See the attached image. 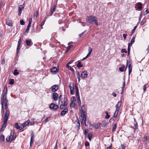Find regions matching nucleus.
<instances>
[{
    "mask_svg": "<svg viewBox=\"0 0 149 149\" xmlns=\"http://www.w3.org/2000/svg\"><path fill=\"white\" fill-rule=\"evenodd\" d=\"M118 111H118V109H116V111H115V113L113 115V118H116L117 117V115L118 114Z\"/></svg>",
    "mask_w": 149,
    "mask_h": 149,
    "instance_id": "24",
    "label": "nucleus"
},
{
    "mask_svg": "<svg viewBox=\"0 0 149 149\" xmlns=\"http://www.w3.org/2000/svg\"><path fill=\"white\" fill-rule=\"evenodd\" d=\"M76 101V99L75 97L72 96L71 97V103H72Z\"/></svg>",
    "mask_w": 149,
    "mask_h": 149,
    "instance_id": "39",
    "label": "nucleus"
},
{
    "mask_svg": "<svg viewBox=\"0 0 149 149\" xmlns=\"http://www.w3.org/2000/svg\"><path fill=\"white\" fill-rule=\"evenodd\" d=\"M76 126L77 127V128L79 129V128L80 127V124L79 121V120H77L76 121Z\"/></svg>",
    "mask_w": 149,
    "mask_h": 149,
    "instance_id": "35",
    "label": "nucleus"
},
{
    "mask_svg": "<svg viewBox=\"0 0 149 149\" xmlns=\"http://www.w3.org/2000/svg\"><path fill=\"white\" fill-rule=\"evenodd\" d=\"M8 101L6 97H5L4 98V104H5V106L6 109H8Z\"/></svg>",
    "mask_w": 149,
    "mask_h": 149,
    "instance_id": "15",
    "label": "nucleus"
},
{
    "mask_svg": "<svg viewBox=\"0 0 149 149\" xmlns=\"http://www.w3.org/2000/svg\"><path fill=\"white\" fill-rule=\"evenodd\" d=\"M136 6L138 7V8L139 10H141L143 8L142 7V4L141 2H138L137 3Z\"/></svg>",
    "mask_w": 149,
    "mask_h": 149,
    "instance_id": "17",
    "label": "nucleus"
},
{
    "mask_svg": "<svg viewBox=\"0 0 149 149\" xmlns=\"http://www.w3.org/2000/svg\"><path fill=\"white\" fill-rule=\"evenodd\" d=\"M77 65L78 68H80L82 67L83 66V64L81 63V62L80 61H78Z\"/></svg>",
    "mask_w": 149,
    "mask_h": 149,
    "instance_id": "29",
    "label": "nucleus"
},
{
    "mask_svg": "<svg viewBox=\"0 0 149 149\" xmlns=\"http://www.w3.org/2000/svg\"><path fill=\"white\" fill-rule=\"evenodd\" d=\"M7 123V122L3 121V124L0 130L1 132H2L4 131V129L5 128L6 126Z\"/></svg>",
    "mask_w": 149,
    "mask_h": 149,
    "instance_id": "14",
    "label": "nucleus"
},
{
    "mask_svg": "<svg viewBox=\"0 0 149 149\" xmlns=\"http://www.w3.org/2000/svg\"><path fill=\"white\" fill-rule=\"evenodd\" d=\"M125 81H124V83L123 84V86L122 87V92H121V94H123V91H124V88H125Z\"/></svg>",
    "mask_w": 149,
    "mask_h": 149,
    "instance_id": "42",
    "label": "nucleus"
},
{
    "mask_svg": "<svg viewBox=\"0 0 149 149\" xmlns=\"http://www.w3.org/2000/svg\"><path fill=\"white\" fill-rule=\"evenodd\" d=\"M61 105L60 107V109H63V106H64L63 104V101H62V99L61 100Z\"/></svg>",
    "mask_w": 149,
    "mask_h": 149,
    "instance_id": "48",
    "label": "nucleus"
},
{
    "mask_svg": "<svg viewBox=\"0 0 149 149\" xmlns=\"http://www.w3.org/2000/svg\"><path fill=\"white\" fill-rule=\"evenodd\" d=\"M69 86L70 88V90H74V86L73 84L72 85V86L70 85Z\"/></svg>",
    "mask_w": 149,
    "mask_h": 149,
    "instance_id": "58",
    "label": "nucleus"
},
{
    "mask_svg": "<svg viewBox=\"0 0 149 149\" xmlns=\"http://www.w3.org/2000/svg\"><path fill=\"white\" fill-rule=\"evenodd\" d=\"M54 11V10H53L51 8L50 12V16L52 15V14H53Z\"/></svg>",
    "mask_w": 149,
    "mask_h": 149,
    "instance_id": "64",
    "label": "nucleus"
},
{
    "mask_svg": "<svg viewBox=\"0 0 149 149\" xmlns=\"http://www.w3.org/2000/svg\"><path fill=\"white\" fill-rule=\"evenodd\" d=\"M21 43V39L20 37L19 38V39L18 42V44L17 46V51H16V53L17 54L18 52L20 50V49L21 47H20V46Z\"/></svg>",
    "mask_w": 149,
    "mask_h": 149,
    "instance_id": "7",
    "label": "nucleus"
},
{
    "mask_svg": "<svg viewBox=\"0 0 149 149\" xmlns=\"http://www.w3.org/2000/svg\"><path fill=\"white\" fill-rule=\"evenodd\" d=\"M57 143H58V140H56V145L55 146L54 148V149H58V147H57Z\"/></svg>",
    "mask_w": 149,
    "mask_h": 149,
    "instance_id": "59",
    "label": "nucleus"
},
{
    "mask_svg": "<svg viewBox=\"0 0 149 149\" xmlns=\"http://www.w3.org/2000/svg\"><path fill=\"white\" fill-rule=\"evenodd\" d=\"M56 5H53L51 7V8L52 9L54 10H55L56 8Z\"/></svg>",
    "mask_w": 149,
    "mask_h": 149,
    "instance_id": "56",
    "label": "nucleus"
},
{
    "mask_svg": "<svg viewBox=\"0 0 149 149\" xmlns=\"http://www.w3.org/2000/svg\"><path fill=\"white\" fill-rule=\"evenodd\" d=\"M50 71L53 73H56L58 71V69L56 67H53L51 68Z\"/></svg>",
    "mask_w": 149,
    "mask_h": 149,
    "instance_id": "18",
    "label": "nucleus"
},
{
    "mask_svg": "<svg viewBox=\"0 0 149 149\" xmlns=\"http://www.w3.org/2000/svg\"><path fill=\"white\" fill-rule=\"evenodd\" d=\"M146 18H144L142 20V21H141L140 24L142 26L143 25L144 23L146 22Z\"/></svg>",
    "mask_w": 149,
    "mask_h": 149,
    "instance_id": "38",
    "label": "nucleus"
},
{
    "mask_svg": "<svg viewBox=\"0 0 149 149\" xmlns=\"http://www.w3.org/2000/svg\"><path fill=\"white\" fill-rule=\"evenodd\" d=\"M127 36V34H123V36L124 40H125L126 38V36Z\"/></svg>",
    "mask_w": 149,
    "mask_h": 149,
    "instance_id": "63",
    "label": "nucleus"
},
{
    "mask_svg": "<svg viewBox=\"0 0 149 149\" xmlns=\"http://www.w3.org/2000/svg\"><path fill=\"white\" fill-rule=\"evenodd\" d=\"M7 97V95H5V94L2 93L1 95V104L4 105V97Z\"/></svg>",
    "mask_w": 149,
    "mask_h": 149,
    "instance_id": "9",
    "label": "nucleus"
},
{
    "mask_svg": "<svg viewBox=\"0 0 149 149\" xmlns=\"http://www.w3.org/2000/svg\"><path fill=\"white\" fill-rule=\"evenodd\" d=\"M14 83V80L13 79H10L9 84L10 85H12Z\"/></svg>",
    "mask_w": 149,
    "mask_h": 149,
    "instance_id": "40",
    "label": "nucleus"
},
{
    "mask_svg": "<svg viewBox=\"0 0 149 149\" xmlns=\"http://www.w3.org/2000/svg\"><path fill=\"white\" fill-rule=\"evenodd\" d=\"M68 111V109L66 107L64 109L61 111V115L62 116H64L66 113Z\"/></svg>",
    "mask_w": 149,
    "mask_h": 149,
    "instance_id": "10",
    "label": "nucleus"
},
{
    "mask_svg": "<svg viewBox=\"0 0 149 149\" xmlns=\"http://www.w3.org/2000/svg\"><path fill=\"white\" fill-rule=\"evenodd\" d=\"M39 14L38 12V10H36L34 13L33 18L34 19H36Z\"/></svg>",
    "mask_w": 149,
    "mask_h": 149,
    "instance_id": "19",
    "label": "nucleus"
},
{
    "mask_svg": "<svg viewBox=\"0 0 149 149\" xmlns=\"http://www.w3.org/2000/svg\"><path fill=\"white\" fill-rule=\"evenodd\" d=\"M84 106L85 105L83 104L82 106L81 107V110L80 116L81 117V119L82 121L83 122V120H84V121L85 124L86 125L85 121L86 120V117L84 111L82 109V107H84Z\"/></svg>",
    "mask_w": 149,
    "mask_h": 149,
    "instance_id": "2",
    "label": "nucleus"
},
{
    "mask_svg": "<svg viewBox=\"0 0 149 149\" xmlns=\"http://www.w3.org/2000/svg\"><path fill=\"white\" fill-rule=\"evenodd\" d=\"M52 92L55 93L58 89V85H54L52 86L50 88Z\"/></svg>",
    "mask_w": 149,
    "mask_h": 149,
    "instance_id": "4",
    "label": "nucleus"
},
{
    "mask_svg": "<svg viewBox=\"0 0 149 149\" xmlns=\"http://www.w3.org/2000/svg\"><path fill=\"white\" fill-rule=\"evenodd\" d=\"M148 137L147 136H145L142 138V141L144 142H146L148 140Z\"/></svg>",
    "mask_w": 149,
    "mask_h": 149,
    "instance_id": "31",
    "label": "nucleus"
},
{
    "mask_svg": "<svg viewBox=\"0 0 149 149\" xmlns=\"http://www.w3.org/2000/svg\"><path fill=\"white\" fill-rule=\"evenodd\" d=\"M73 45H70V46H68L67 47V51H68L69 50H70V48H71V47H73Z\"/></svg>",
    "mask_w": 149,
    "mask_h": 149,
    "instance_id": "49",
    "label": "nucleus"
},
{
    "mask_svg": "<svg viewBox=\"0 0 149 149\" xmlns=\"http://www.w3.org/2000/svg\"><path fill=\"white\" fill-rule=\"evenodd\" d=\"M135 42V39H134V37L132 38L130 42V46H131L132 45L134 42Z\"/></svg>",
    "mask_w": 149,
    "mask_h": 149,
    "instance_id": "43",
    "label": "nucleus"
},
{
    "mask_svg": "<svg viewBox=\"0 0 149 149\" xmlns=\"http://www.w3.org/2000/svg\"><path fill=\"white\" fill-rule=\"evenodd\" d=\"M58 95L56 93H54L52 95V99L54 101H56L57 100Z\"/></svg>",
    "mask_w": 149,
    "mask_h": 149,
    "instance_id": "12",
    "label": "nucleus"
},
{
    "mask_svg": "<svg viewBox=\"0 0 149 149\" xmlns=\"http://www.w3.org/2000/svg\"><path fill=\"white\" fill-rule=\"evenodd\" d=\"M87 22L91 24H93L97 26L98 22L97 18L95 16L91 15L88 17L87 18Z\"/></svg>",
    "mask_w": 149,
    "mask_h": 149,
    "instance_id": "1",
    "label": "nucleus"
},
{
    "mask_svg": "<svg viewBox=\"0 0 149 149\" xmlns=\"http://www.w3.org/2000/svg\"><path fill=\"white\" fill-rule=\"evenodd\" d=\"M5 141L4 136L3 135H1L0 137V141L1 142Z\"/></svg>",
    "mask_w": 149,
    "mask_h": 149,
    "instance_id": "28",
    "label": "nucleus"
},
{
    "mask_svg": "<svg viewBox=\"0 0 149 149\" xmlns=\"http://www.w3.org/2000/svg\"><path fill=\"white\" fill-rule=\"evenodd\" d=\"M138 129V124L136 122L134 123L133 129L135 131Z\"/></svg>",
    "mask_w": 149,
    "mask_h": 149,
    "instance_id": "23",
    "label": "nucleus"
},
{
    "mask_svg": "<svg viewBox=\"0 0 149 149\" xmlns=\"http://www.w3.org/2000/svg\"><path fill=\"white\" fill-rule=\"evenodd\" d=\"M9 114L10 111L9 109H8L6 110L4 116V117L3 120L4 122L7 123V122L8 118L9 115Z\"/></svg>",
    "mask_w": 149,
    "mask_h": 149,
    "instance_id": "3",
    "label": "nucleus"
},
{
    "mask_svg": "<svg viewBox=\"0 0 149 149\" xmlns=\"http://www.w3.org/2000/svg\"><path fill=\"white\" fill-rule=\"evenodd\" d=\"M6 24L9 26H10L11 27L13 26V24L12 23V21L10 20H6Z\"/></svg>",
    "mask_w": 149,
    "mask_h": 149,
    "instance_id": "21",
    "label": "nucleus"
},
{
    "mask_svg": "<svg viewBox=\"0 0 149 149\" xmlns=\"http://www.w3.org/2000/svg\"><path fill=\"white\" fill-rule=\"evenodd\" d=\"M88 76L87 72L86 71H84L82 72L81 74V77L83 79L87 77Z\"/></svg>",
    "mask_w": 149,
    "mask_h": 149,
    "instance_id": "8",
    "label": "nucleus"
},
{
    "mask_svg": "<svg viewBox=\"0 0 149 149\" xmlns=\"http://www.w3.org/2000/svg\"><path fill=\"white\" fill-rule=\"evenodd\" d=\"M20 24L21 25H24L25 24V22L23 20L21 19L20 21Z\"/></svg>",
    "mask_w": 149,
    "mask_h": 149,
    "instance_id": "54",
    "label": "nucleus"
},
{
    "mask_svg": "<svg viewBox=\"0 0 149 149\" xmlns=\"http://www.w3.org/2000/svg\"><path fill=\"white\" fill-rule=\"evenodd\" d=\"M68 99L66 97L64 96L63 98V104L64 107H66L67 106L68 104Z\"/></svg>",
    "mask_w": 149,
    "mask_h": 149,
    "instance_id": "11",
    "label": "nucleus"
},
{
    "mask_svg": "<svg viewBox=\"0 0 149 149\" xmlns=\"http://www.w3.org/2000/svg\"><path fill=\"white\" fill-rule=\"evenodd\" d=\"M30 123V121L29 120H28L27 121H26V122H25V123H24L23 124L24 126L26 127V126L28 125Z\"/></svg>",
    "mask_w": 149,
    "mask_h": 149,
    "instance_id": "37",
    "label": "nucleus"
},
{
    "mask_svg": "<svg viewBox=\"0 0 149 149\" xmlns=\"http://www.w3.org/2000/svg\"><path fill=\"white\" fill-rule=\"evenodd\" d=\"M38 27H37L36 28V31H35L34 30V27H33V30H32L31 32H35L36 33H38L40 31V29H39V30H38V29H37Z\"/></svg>",
    "mask_w": 149,
    "mask_h": 149,
    "instance_id": "33",
    "label": "nucleus"
},
{
    "mask_svg": "<svg viewBox=\"0 0 149 149\" xmlns=\"http://www.w3.org/2000/svg\"><path fill=\"white\" fill-rule=\"evenodd\" d=\"M125 146L123 144H121L119 149H125Z\"/></svg>",
    "mask_w": 149,
    "mask_h": 149,
    "instance_id": "47",
    "label": "nucleus"
},
{
    "mask_svg": "<svg viewBox=\"0 0 149 149\" xmlns=\"http://www.w3.org/2000/svg\"><path fill=\"white\" fill-rule=\"evenodd\" d=\"M92 137V134L91 133H89L88 135V137L89 140L91 141V138Z\"/></svg>",
    "mask_w": 149,
    "mask_h": 149,
    "instance_id": "41",
    "label": "nucleus"
},
{
    "mask_svg": "<svg viewBox=\"0 0 149 149\" xmlns=\"http://www.w3.org/2000/svg\"><path fill=\"white\" fill-rule=\"evenodd\" d=\"M16 137V136H14V135L13 136H12V137L11 139V142H12V141L13 140H14L15 139Z\"/></svg>",
    "mask_w": 149,
    "mask_h": 149,
    "instance_id": "57",
    "label": "nucleus"
},
{
    "mask_svg": "<svg viewBox=\"0 0 149 149\" xmlns=\"http://www.w3.org/2000/svg\"><path fill=\"white\" fill-rule=\"evenodd\" d=\"M7 86H5L4 87V90L3 91V93L7 95Z\"/></svg>",
    "mask_w": 149,
    "mask_h": 149,
    "instance_id": "22",
    "label": "nucleus"
},
{
    "mask_svg": "<svg viewBox=\"0 0 149 149\" xmlns=\"http://www.w3.org/2000/svg\"><path fill=\"white\" fill-rule=\"evenodd\" d=\"M105 113L106 114V116H105V118L106 119H109L110 117V115L108 114V111H106Z\"/></svg>",
    "mask_w": 149,
    "mask_h": 149,
    "instance_id": "44",
    "label": "nucleus"
},
{
    "mask_svg": "<svg viewBox=\"0 0 149 149\" xmlns=\"http://www.w3.org/2000/svg\"><path fill=\"white\" fill-rule=\"evenodd\" d=\"M121 101H119L118 102V103L116 105V109H118V111L120 109V107L121 106Z\"/></svg>",
    "mask_w": 149,
    "mask_h": 149,
    "instance_id": "20",
    "label": "nucleus"
},
{
    "mask_svg": "<svg viewBox=\"0 0 149 149\" xmlns=\"http://www.w3.org/2000/svg\"><path fill=\"white\" fill-rule=\"evenodd\" d=\"M49 107L50 109H53L54 110H56L58 109V106L55 104L52 103L50 104Z\"/></svg>",
    "mask_w": 149,
    "mask_h": 149,
    "instance_id": "5",
    "label": "nucleus"
},
{
    "mask_svg": "<svg viewBox=\"0 0 149 149\" xmlns=\"http://www.w3.org/2000/svg\"><path fill=\"white\" fill-rule=\"evenodd\" d=\"M24 4H23L22 5H21L19 7V12H18V15L19 16H20L21 15L22 10L24 8Z\"/></svg>",
    "mask_w": 149,
    "mask_h": 149,
    "instance_id": "13",
    "label": "nucleus"
},
{
    "mask_svg": "<svg viewBox=\"0 0 149 149\" xmlns=\"http://www.w3.org/2000/svg\"><path fill=\"white\" fill-rule=\"evenodd\" d=\"M59 100V103L60 102H61V100L62 99H63V98H62V95H61L58 98Z\"/></svg>",
    "mask_w": 149,
    "mask_h": 149,
    "instance_id": "62",
    "label": "nucleus"
},
{
    "mask_svg": "<svg viewBox=\"0 0 149 149\" xmlns=\"http://www.w3.org/2000/svg\"><path fill=\"white\" fill-rule=\"evenodd\" d=\"M50 118V116L47 117L45 119V123H47L48 121V119H49Z\"/></svg>",
    "mask_w": 149,
    "mask_h": 149,
    "instance_id": "60",
    "label": "nucleus"
},
{
    "mask_svg": "<svg viewBox=\"0 0 149 149\" xmlns=\"http://www.w3.org/2000/svg\"><path fill=\"white\" fill-rule=\"evenodd\" d=\"M107 123L105 121L102 122L101 125L102 127H104L107 125Z\"/></svg>",
    "mask_w": 149,
    "mask_h": 149,
    "instance_id": "46",
    "label": "nucleus"
},
{
    "mask_svg": "<svg viewBox=\"0 0 149 149\" xmlns=\"http://www.w3.org/2000/svg\"><path fill=\"white\" fill-rule=\"evenodd\" d=\"M19 73V72L17 69H15L14 70L13 74L15 76L17 75Z\"/></svg>",
    "mask_w": 149,
    "mask_h": 149,
    "instance_id": "34",
    "label": "nucleus"
},
{
    "mask_svg": "<svg viewBox=\"0 0 149 149\" xmlns=\"http://www.w3.org/2000/svg\"><path fill=\"white\" fill-rule=\"evenodd\" d=\"M121 52L122 53L124 52L125 53H127V51L125 49H123L121 50Z\"/></svg>",
    "mask_w": 149,
    "mask_h": 149,
    "instance_id": "51",
    "label": "nucleus"
},
{
    "mask_svg": "<svg viewBox=\"0 0 149 149\" xmlns=\"http://www.w3.org/2000/svg\"><path fill=\"white\" fill-rule=\"evenodd\" d=\"M128 63L129 64L128 65V74L129 75H130L132 71V62L131 60L128 61Z\"/></svg>",
    "mask_w": 149,
    "mask_h": 149,
    "instance_id": "6",
    "label": "nucleus"
},
{
    "mask_svg": "<svg viewBox=\"0 0 149 149\" xmlns=\"http://www.w3.org/2000/svg\"><path fill=\"white\" fill-rule=\"evenodd\" d=\"M92 51V48L90 47H88V53H91Z\"/></svg>",
    "mask_w": 149,
    "mask_h": 149,
    "instance_id": "55",
    "label": "nucleus"
},
{
    "mask_svg": "<svg viewBox=\"0 0 149 149\" xmlns=\"http://www.w3.org/2000/svg\"><path fill=\"white\" fill-rule=\"evenodd\" d=\"M14 127L15 128L17 129H19L20 128V126L18 125V124L17 123H15V125L14 126Z\"/></svg>",
    "mask_w": 149,
    "mask_h": 149,
    "instance_id": "32",
    "label": "nucleus"
},
{
    "mask_svg": "<svg viewBox=\"0 0 149 149\" xmlns=\"http://www.w3.org/2000/svg\"><path fill=\"white\" fill-rule=\"evenodd\" d=\"M10 136H7L6 140V141L7 142H9L10 140Z\"/></svg>",
    "mask_w": 149,
    "mask_h": 149,
    "instance_id": "45",
    "label": "nucleus"
},
{
    "mask_svg": "<svg viewBox=\"0 0 149 149\" xmlns=\"http://www.w3.org/2000/svg\"><path fill=\"white\" fill-rule=\"evenodd\" d=\"M137 27V25H136V26H134V29L132 30V31L130 33V36H132V35L133 34V33L134 32V31H135Z\"/></svg>",
    "mask_w": 149,
    "mask_h": 149,
    "instance_id": "30",
    "label": "nucleus"
},
{
    "mask_svg": "<svg viewBox=\"0 0 149 149\" xmlns=\"http://www.w3.org/2000/svg\"><path fill=\"white\" fill-rule=\"evenodd\" d=\"M45 19H45V20L43 21L42 22H41V24H40V27L42 26L44 24V23H45Z\"/></svg>",
    "mask_w": 149,
    "mask_h": 149,
    "instance_id": "61",
    "label": "nucleus"
},
{
    "mask_svg": "<svg viewBox=\"0 0 149 149\" xmlns=\"http://www.w3.org/2000/svg\"><path fill=\"white\" fill-rule=\"evenodd\" d=\"M70 107H77V105L75 103V102L72 103H70Z\"/></svg>",
    "mask_w": 149,
    "mask_h": 149,
    "instance_id": "27",
    "label": "nucleus"
},
{
    "mask_svg": "<svg viewBox=\"0 0 149 149\" xmlns=\"http://www.w3.org/2000/svg\"><path fill=\"white\" fill-rule=\"evenodd\" d=\"M76 73L77 75V78H80V75L79 72L77 71H76Z\"/></svg>",
    "mask_w": 149,
    "mask_h": 149,
    "instance_id": "53",
    "label": "nucleus"
},
{
    "mask_svg": "<svg viewBox=\"0 0 149 149\" xmlns=\"http://www.w3.org/2000/svg\"><path fill=\"white\" fill-rule=\"evenodd\" d=\"M34 133L33 131L32 132V133L31 134V138L30 141H34Z\"/></svg>",
    "mask_w": 149,
    "mask_h": 149,
    "instance_id": "25",
    "label": "nucleus"
},
{
    "mask_svg": "<svg viewBox=\"0 0 149 149\" xmlns=\"http://www.w3.org/2000/svg\"><path fill=\"white\" fill-rule=\"evenodd\" d=\"M66 67L68 68V69L72 71L73 72V73L74 74V70L73 68H72L71 66L68 65V64L66 65Z\"/></svg>",
    "mask_w": 149,
    "mask_h": 149,
    "instance_id": "26",
    "label": "nucleus"
},
{
    "mask_svg": "<svg viewBox=\"0 0 149 149\" xmlns=\"http://www.w3.org/2000/svg\"><path fill=\"white\" fill-rule=\"evenodd\" d=\"M1 113L3 114L4 113V110H3V107H4V105H1Z\"/></svg>",
    "mask_w": 149,
    "mask_h": 149,
    "instance_id": "50",
    "label": "nucleus"
},
{
    "mask_svg": "<svg viewBox=\"0 0 149 149\" xmlns=\"http://www.w3.org/2000/svg\"><path fill=\"white\" fill-rule=\"evenodd\" d=\"M25 42H26V44L28 46H31L33 44V43L32 42L31 40H26L25 41Z\"/></svg>",
    "mask_w": 149,
    "mask_h": 149,
    "instance_id": "16",
    "label": "nucleus"
},
{
    "mask_svg": "<svg viewBox=\"0 0 149 149\" xmlns=\"http://www.w3.org/2000/svg\"><path fill=\"white\" fill-rule=\"evenodd\" d=\"M100 123L99 124H97L95 125V127L96 129H98L100 127Z\"/></svg>",
    "mask_w": 149,
    "mask_h": 149,
    "instance_id": "52",
    "label": "nucleus"
},
{
    "mask_svg": "<svg viewBox=\"0 0 149 149\" xmlns=\"http://www.w3.org/2000/svg\"><path fill=\"white\" fill-rule=\"evenodd\" d=\"M117 125L116 123H115L114 124L112 130V132H114L115 130L116 129L117 127Z\"/></svg>",
    "mask_w": 149,
    "mask_h": 149,
    "instance_id": "36",
    "label": "nucleus"
}]
</instances>
